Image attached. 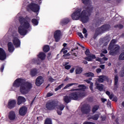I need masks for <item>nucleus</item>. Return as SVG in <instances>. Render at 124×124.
I'll use <instances>...</instances> for the list:
<instances>
[{
  "label": "nucleus",
  "mask_w": 124,
  "mask_h": 124,
  "mask_svg": "<svg viewBox=\"0 0 124 124\" xmlns=\"http://www.w3.org/2000/svg\"><path fill=\"white\" fill-rule=\"evenodd\" d=\"M32 62L38 65L40 64V60L39 59H34L32 60Z\"/></svg>",
  "instance_id": "nucleus-30"
},
{
  "label": "nucleus",
  "mask_w": 124,
  "mask_h": 124,
  "mask_svg": "<svg viewBox=\"0 0 124 124\" xmlns=\"http://www.w3.org/2000/svg\"><path fill=\"white\" fill-rule=\"evenodd\" d=\"M8 118L10 121H14L16 118V113H15V111L13 110L10 111L9 113Z\"/></svg>",
  "instance_id": "nucleus-18"
},
{
  "label": "nucleus",
  "mask_w": 124,
  "mask_h": 124,
  "mask_svg": "<svg viewBox=\"0 0 124 124\" xmlns=\"http://www.w3.org/2000/svg\"><path fill=\"white\" fill-rule=\"evenodd\" d=\"M8 51L10 53H12L15 49L14 46L11 42H10L8 43Z\"/></svg>",
  "instance_id": "nucleus-21"
},
{
  "label": "nucleus",
  "mask_w": 124,
  "mask_h": 124,
  "mask_svg": "<svg viewBox=\"0 0 124 124\" xmlns=\"http://www.w3.org/2000/svg\"><path fill=\"white\" fill-rule=\"evenodd\" d=\"M100 29L101 32L103 33L104 31H108L111 29V26L109 24H104L101 27Z\"/></svg>",
  "instance_id": "nucleus-15"
},
{
  "label": "nucleus",
  "mask_w": 124,
  "mask_h": 124,
  "mask_svg": "<svg viewBox=\"0 0 124 124\" xmlns=\"http://www.w3.org/2000/svg\"><path fill=\"white\" fill-rule=\"evenodd\" d=\"M95 86H96V88L100 92H102L104 88V85L102 84H99L97 81L95 83Z\"/></svg>",
  "instance_id": "nucleus-19"
},
{
  "label": "nucleus",
  "mask_w": 124,
  "mask_h": 124,
  "mask_svg": "<svg viewBox=\"0 0 124 124\" xmlns=\"http://www.w3.org/2000/svg\"><path fill=\"white\" fill-rule=\"evenodd\" d=\"M75 71L76 74H81L83 72V68L81 67L78 68L76 69Z\"/></svg>",
  "instance_id": "nucleus-31"
},
{
  "label": "nucleus",
  "mask_w": 124,
  "mask_h": 124,
  "mask_svg": "<svg viewBox=\"0 0 124 124\" xmlns=\"http://www.w3.org/2000/svg\"><path fill=\"white\" fill-rule=\"evenodd\" d=\"M37 57L41 61H44L45 58H46V54L43 52H41L39 53V55H37Z\"/></svg>",
  "instance_id": "nucleus-22"
},
{
  "label": "nucleus",
  "mask_w": 124,
  "mask_h": 124,
  "mask_svg": "<svg viewBox=\"0 0 124 124\" xmlns=\"http://www.w3.org/2000/svg\"><path fill=\"white\" fill-rule=\"evenodd\" d=\"M43 83H44V78H43L41 76H38L36 79V86L40 87Z\"/></svg>",
  "instance_id": "nucleus-12"
},
{
  "label": "nucleus",
  "mask_w": 124,
  "mask_h": 124,
  "mask_svg": "<svg viewBox=\"0 0 124 124\" xmlns=\"http://www.w3.org/2000/svg\"><path fill=\"white\" fill-rule=\"evenodd\" d=\"M44 124H52V120L47 118L45 120Z\"/></svg>",
  "instance_id": "nucleus-36"
},
{
  "label": "nucleus",
  "mask_w": 124,
  "mask_h": 124,
  "mask_svg": "<svg viewBox=\"0 0 124 124\" xmlns=\"http://www.w3.org/2000/svg\"><path fill=\"white\" fill-rule=\"evenodd\" d=\"M98 34H99V33L94 34L93 35V38H94V39H96V37H97V36H98Z\"/></svg>",
  "instance_id": "nucleus-55"
},
{
  "label": "nucleus",
  "mask_w": 124,
  "mask_h": 124,
  "mask_svg": "<svg viewBox=\"0 0 124 124\" xmlns=\"http://www.w3.org/2000/svg\"><path fill=\"white\" fill-rule=\"evenodd\" d=\"M30 75L31 77H34L37 75V69L33 68L31 70Z\"/></svg>",
  "instance_id": "nucleus-25"
},
{
  "label": "nucleus",
  "mask_w": 124,
  "mask_h": 124,
  "mask_svg": "<svg viewBox=\"0 0 124 124\" xmlns=\"http://www.w3.org/2000/svg\"><path fill=\"white\" fill-rule=\"evenodd\" d=\"M43 50L45 53H47L50 51V46L49 45H45L43 48Z\"/></svg>",
  "instance_id": "nucleus-29"
},
{
  "label": "nucleus",
  "mask_w": 124,
  "mask_h": 124,
  "mask_svg": "<svg viewBox=\"0 0 124 124\" xmlns=\"http://www.w3.org/2000/svg\"><path fill=\"white\" fill-rule=\"evenodd\" d=\"M81 111L82 114L88 115L91 112V106L88 104L83 105L81 108Z\"/></svg>",
  "instance_id": "nucleus-9"
},
{
  "label": "nucleus",
  "mask_w": 124,
  "mask_h": 124,
  "mask_svg": "<svg viewBox=\"0 0 124 124\" xmlns=\"http://www.w3.org/2000/svg\"><path fill=\"white\" fill-rule=\"evenodd\" d=\"M59 105V102L55 100H52L47 102L46 104V108L49 111L55 110L57 107Z\"/></svg>",
  "instance_id": "nucleus-7"
},
{
  "label": "nucleus",
  "mask_w": 124,
  "mask_h": 124,
  "mask_svg": "<svg viewBox=\"0 0 124 124\" xmlns=\"http://www.w3.org/2000/svg\"><path fill=\"white\" fill-rule=\"evenodd\" d=\"M83 75L85 77H94V74L93 72L85 73Z\"/></svg>",
  "instance_id": "nucleus-28"
},
{
  "label": "nucleus",
  "mask_w": 124,
  "mask_h": 124,
  "mask_svg": "<svg viewBox=\"0 0 124 124\" xmlns=\"http://www.w3.org/2000/svg\"><path fill=\"white\" fill-rule=\"evenodd\" d=\"M23 78H17L14 82V88H19V91L22 94H27L32 89V84L29 81H25Z\"/></svg>",
  "instance_id": "nucleus-2"
},
{
  "label": "nucleus",
  "mask_w": 124,
  "mask_h": 124,
  "mask_svg": "<svg viewBox=\"0 0 124 124\" xmlns=\"http://www.w3.org/2000/svg\"><path fill=\"white\" fill-rule=\"evenodd\" d=\"M75 68H72L70 70V73H73V72H74V70H75Z\"/></svg>",
  "instance_id": "nucleus-57"
},
{
  "label": "nucleus",
  "mask_w": 124,
  "mask_h": 124,
  "mask_svg": "<svg viewBox=\"0 0 124 124\" xmlns=\"http://www.w3.org/2000/svg\"><path fill=\"white\" fill-rule=\"evenodd\" d=\"M93 124V123L90 122H87L83 123V124Z\"/></svg>",
  "instance_id": "nucleus-60"
},
{
  "label": "nucleus",
  "mask_w": 124,
  "mask_h": 124,
  "mask_svg": "<svg viewBox=\"0 0 124 124\" xmlns=\"http://www.w3.org/2000/svg\"><path fill=\"white\" fill-rule=\"evenodd\" d=\"M51 55H52V53L51 52H49L47 54V59L48 61H49L50 59H51L50 57H51Z\"/></svg>",
  "instance_id": "nucleus-44"
},
{
  "label": "nucleus",
  "mask_w": 124,
  "mask_h": 124,
  "mask_svg": "<svg viewBox=\"0 0 124 124\" xmlns=\"http://www.w3.org/2000/svg\"><path fill=\"white\" fill-rule=\"evenodd\" d=\"M115 29H119V30H122V29H124V25L121 24H116L114 26Z\"/></svg>",
  "instance_id": "nucleus-32"
},
{
  "label": "nucleus",
  "mask_w": 124,
  "mask_h": 124,
  "mask_svg": "<svg viewBox=\"0 0 124 124\" xmlns=\"http://www.w3.org/2000/svg\"><path fill=\"white\" fill-rule=\"evenodd\" d=\"M70 68H71V65H67L65 66V69H66L67 70H69Z\"/></svg>",
  "instance_id": "nucleus-42"
},
{
  "label": "nucleus",
  "mask_w": 124,
  "mask_h": 124,
  "mask_svg": "<svg viewBox=\"0 0 124 124\" xmlns=\"http://www.w3.org/2000/svg\"><path fill=\"white\" fill-rule=\"evenodd\" d=\"M106 94H107V95H108V96H109L111 94V93L109 91H106Z\"/></svg>",
  "instance_id": "nucleus-59"
},
{
  "label": "nucleus",
  "mask_w": 124,
  "mask_h": 124,
  "mask_svg": "<svg viewBox=\"0 0 124 124\" xmlns=\"http://www.w3.org/2000/svg\"><path fill=\"white\" fill-rule=\"evenodd\" d=\"M100 67L102 69H105V65H100Z\"/></svg>",
  "instance_id": "nucleus-58"
},
{
  "label": "nucleus",
  "mask_w": 124,
  "mask_h": 124,
  "mask_svg": "<svg viewBox=\"0 0 124 124\" xmlns=\"http://www.w3.org/2000/svg\"><path fill=\"white\" fill-rule=\"evenodd\" d=\"M31 23L34 25V26H37L38 25V20L36 18H33L31 19Z\"/></svg>",
  "instance_id": "nucleus-35"
},
{
  "label": "nucleus",
  "mask_w": 124,
  "mask_h": 124,
  "mask_svg": "<svg viewBox=\"0 0 124 124\" xmlns=\"http://www.w3.org/2000/svg\"><path fill=\"white\" fill-rule=\"evenodd\" d=\"M67 64H69V62H65L64 64H63V66H66Z\"/></svg>",
  "instance_id": "nucleus-61"
},
{
  "label": "nucleus",
  "mask_w": 124,
  "mask_h": 124,
  "mask_svg": "<svg viewBox=\"0 0 124 124\" xmlns=\"http://www.w3.org/2000/svg\"><path fill=\"white\" fill-rule=\"evenodd\" d=\"M109 99L111 100V99H113V97H114V94L111 93L109 96Z\"/></svg>",
  "instance_id": "nucleus-49"
},
{
  "label": "nucleus",
  "mask_w": 124,
  "mask_h": 124,
  "mask_svg": "<svg viewBox=\"0 0 124 124\" xmlns=\"http://www.w3.org/2000/svg\"><path fill=\"white\" fill-rule=\"evenodd\" d=\"M28 112V108L26 107H22L19 110V114L20 116H25Z\"/></svg>",
  "instance_id": "nucleus-16"
},
{
  "label": "nucleus",
  "mask_w": 124,
  "mask_h": 124,
  "mask_svg": "<svg viewBox=\"0 0 124 124\" xmlns=\"http://www.w3.org/2000/svg\"><path fill=\"white\" fill-rule=\"evenodd\" d=\"M57 114L60 115H62V112L61 110H57Z\"/></svg>",
  "instance_id": "nucleus-56"
},
{
  "label": "nucleus",
  "mask_w": 124,
  "mask_h": 124,
  "mask_svg": "<svg viewBox=\"0 0 124 124\" xmlns=\"http://www.w3.org/2000/svg\"><path fill=\"white\" fill-rule=\"evenodd\" d=\"M53 95V93H48L46 94V97H50V96H52Z\"/></svg>",
  "instance_id": "nucleus-50"
},
{
  "label": "nucleus",
  "mask_w": 124,
  "mask_h": 124,
  "mask_svg": "<svg viewBox=\"0 0 124 124\" xmlns=\"http://www.w3.org/2000/svg\"><path fill=\"white\" fill-rule=\"evenodd\" d=\"M81 1L84 5H87V4H89V2H90V0H81Z\"/></svg>",
  "instance_id": "nucleus-39"
},
{
  "label": "nucleus",
  "mask_w": 124,
  "mask_h": 124,
  "mask_svg": "<svg viewBox=\"0 0 124 124\" xmlns=\"http://www.w3.org/2000/svg\"><path fill=\"white\" fill-rule=\"evenodd\" d=\"M93 10V7L92 5L87 6L83 11H82V8H78L72 14V19L76 20L81 19L83 23H88L90 20V16L92 15Z\"/></svg>",
  "instance_id": "nucleus-1"
},
{
  "label": "nucleus",
  "mask_w": 124,
  "mask_h": 124,
  "mask_svg": "<svg viewBox=\"0 0 124 124\" xmlns=\"http://www.w3.org/2000/svg\"><path fill=\"white\" fill-rule=\"evenodd\" d=\"M118 82H119V77L116 75L114 77V86H118Z\"/></svg>",
  "instance_id": "nucleus-34"
},
{
  "label": "nucleus",
  "mask_w": 124,
  "mask_h": 124,
  "mask_svg": "<svg viewBox=\"0 0 124 124\" xmlns=\"http://www.w3.org/2000/svg\"><path fill=\"white\" fill-rule=\"evenodd\" d=\"M116 43H117V41L115 39H112L109 44L108 50L109 51V54L110 56H116L120 52L121 46L118 45H115Z\"/></svg>",
  "instance_id": "nucleus-5"
},
{
  "label": "nucleus",
  "mask_w": 124,
  "mask_h": 124,
  "mask_svg": "<svg viewBox=\"0 0 124 124\" xmlns=\"http://www.w3.org/2000/svg\"><path fill=\"white\" fill-rule=\"evenodd\" d=\"M103 54H107L108 53V51H107V50L105 49L104 51H103Z\"/></svg>",
  "instance_id": "nucleus-63"
},
{
  "label": "nucleus",
  "mask_w": 124,
  "mask_h": 124,
  "mask_svg": "<svg viewBox=\"0 0 124 124\" xmlns=\"http://www.w3.org/2000/svg\"><path fill=\"white\" fill-rule=\"evenodd\" d=\"M69 56H70V53H66L65 54H64L63 55V57L64 58H65L66 57H69Z\"/></svg>",
  "instance_id": "nucleus-46"
},
{
  "label": "nucleus",
  "mask_w": 124,
  "mask_h": 124,
  "mask_svg": "<svg viewBox=\"0 0 124 124\" xmlns=\"http://www.w3.org/2000/svg\"><path fill=\"white\" fill-rule=\"evenodd\" d=\"M24 102H26V98L22 96H18L17 98V105H20L22 103H24Z\"/></svg>",
  "instance_id": "nucleus-20"
},
{
  "label": "nucleus",
  "mask_w": 124,
  "mask_h": 124,
  "mask_svg": "<svg viewBox=\"0 0 124 124\" xmlns=\"http://www.w3.org/2000/svg\"><path fill=\"white\" fill-rule=\"evenodd\" d=\"M99 109V105H95L92 107V112L93 114L96 113V111Z\"/></svg>",
  "instance_id": "nucleus-27"
},
{
  "label": "nucleus",
  "mask_w": 124,
  "mask_h": 124,
  "mask_svg": "<svg viewBox=\"0 0 124 124\" xmlns=\"http://www.w3.org/2000/svg\"><path fill=\"white\" fill-rule=\"evenodd\" d=\"M62 87H63V83L61 84L58 87L55 88V92H58V91H59V90H61V89H62Z\"/></svg>",
  "instance_id": "nucleus-37"
},
{
  "label": "nucleus",
  "mask_w": 124,
  "mask_h": 124,
  "mask_svg": "<svg viewBox=\"0 0 124 124\" xmlns=\"http://www.w3.org/2000/svg\"><path fill=\"white\" fill-rule=\"evenodd\" d=\"M121 77H124V67H123L120 72Z\"/></svg>",
  "instance_id": "nucleus-41"
},
{
  "label": "nucleus",
  "mask_w": 124,
  "mask_h": 124,
  "mask_svg": "<svg viewBox=\"0 0 124 124\" xmlns=\"http://www.w3.org/2000/svg\"><path fill=\"white\" fill-rule=\"evenodd\" d=\"M74 85H75L77 86L73 87L72 89L70 90L69 92L79 93H81V97L80 98V100H81V99H82V98H84V97L86 96V93L85 92H82L86 91L87 87L85 85L83 84H79L78 85V83H69L63 88V90H66L67 88H69V87H71V86H73Z\"/></svg>",
  "instance_id": "nucleus-4"
},
{
  "label": "nucleus",
  "mask_w": 124,
  "mask_h": 124,
  "mask_svg": "<svg viewBox=\"0 0 124 124\" xmlns=\"http://www.w3.org/2000/svg\"><path fill=\"white\" fill-rule=\"evenodd\" d=\"M30 21V17L28 16L24 17L23 16H20L19 17V22L20 24V26L18 27V31L20 35H26L29 28L31 27V24L29 23Z\"/></svg>",
  "instance_id": "nucleus-3"
},
{
  "label": "nucleus",
  "mask_w": 124,
  "mask_h": 124,
  "mask_svg": "<svg viewBox=\"0 0 124 124\" xmlns=\"http://www.w3.org/2000/svg\"><path fill=\"white\" fill-rule=\"evenodd\" d=\"M82 32L83 34L87 33L88 32V31L86 29V28H83L82 30Z\"/></svg>",
  "instance_id": "nucleus-53"
},
{
  "label": "nucleus",
  "mask_w": 124,
  "mask_h": 124,
  "mask_svg": "<svg viewBox=\"0 0 124 124\" xmlns=\"http://www.w3.org/2000/svg\"><path fill=\"white\" fill-rule=\"evenodd\" d=\"M82 63H84V64H88V62H87V61H84Z\"/></svg>",
  "instance_id": "nucleus-64"
},
{
  "label": "nucleus",
  "mask_w": 124,
  "mask_h": 124,
  "mask_svg": "<svg viewBox=\"0 0 124 124\" xmlns=\"http://www.w3.org/2000/svg\"><path fill=\"white\" fill-rule=\"evenodd\" d=\"M54 79H53V78H52V77H50L49 78H48V81H49V82H54Z\"/></svg>",
  "instance_id": "nucleus-52"
},
{
  "label": "nucleus",
  "mask_w": 124,
  "mask_h": 124,
  "mask_svg": "<svg viewBox=\"0 0 124 124\" xmlns=\"http://www.w3.org/2000/svg\"><path fill=\"white\" fill-rule=\"evenodd\" d=\"M87 56V57L85 58L87 62H93V59H96V57L94 54H92L91 55H88Z\"/></svg>",
  "instance_id": "nucleus-23"
},
{
  "label": "nucleus",
  "mask_w": 124,
  "mask_h": 124,
  "mask_svg": "<svg viewBox=\"0 0 124 124\" xmlns=\"http://www.w3.org/2000/svg\"><path fill=\"white\" fill-rule=\"evenodd\" d=\"M82 97L81 93L79 92H71L68 95H65L63 96V100L65 103L68 104V103L71 102V100L79 101L80 98Z\"/></svg>",
  "instance_id": "nucleus-6"
},
{
  "label": "nucleus",
  "mask_w": 124,
  "mask_h": 124,
  "mask_svg": "<svg viewBox=\"0 0 124 124\" xmlns=\"http://www.w3.org/2000/svg\"><path fill=\"white\" fill-rule=\"evenodd\" d=\"M64 107H65V106H64V105L61 104L59 106L58 109H59L60 111H62V110L64 109Z\"/></svg>",
  "instance_id": "nucleus-38"
},
{
  "label": "nucleus",
  "mask_w": 124,
  "mask_h": 124,
  "mask_svg": "<svg viewBox=\"0 0 124 124\" xmlns=\"http://www.w3.org/2000/svg\"><path fill=\"white\" fill-rule=\"evenodd\" d=\"M119 61H124V51L122 52L118 57Z\"/></svg>",
  "instance_id": "nucleus-33"
},
{
  "label": "nucleus",
  "mask_w": 124,
  "mask_h": 124,
  "mask_svg": "<svg viewBox=\"0 0 124 124\" xmlns=\"http://www.w3.org/2000/svg\"><path fill=\"white\" fill-rule=\"evenodd\" d=\"M12 41L16 48H19L21 46V41H20L19 38L14 36L13 37Z\"/></svg>",
  "instance_id": "nucleus-11"
},
{
  "label": "nucleus",
  "mask_w": 124,
  "mask_h": 124,
  "mask_svg": "<svg viewBox=\"0 0 124 124\" xmlns=\"http://www.w3.org/2000/svg\"><path fill=\"white\" fill-rule=\"evenodd\" d=\"M104 81H109L108 77L104 75L99 76V78H97V82L99 83H103Z\"/></svg>",
  "instance_id": "nucleus-14"
},
{
  "label": "nucleus",
  "mask_w": 124,
  "mask_h": 124,
  "mask_svg": "<svg viewBox=\"0 0 124 124\" xmlns=\"http://www.w3.org/2000/svg\"><path fill=\"white\" fill-rule=\"evenodd\" d=\"M69 22H70L69 18H64L61 21V25H62V26H65V25H67Z\"/></svg>",
  "instance_id": "nucleus-24"
},
{
  "label": "nucleus",
  "mask_w": 124,
  "mask_h": 124,
  "mask_svg": "<svg viewBox=\"0 0 124 124\" xmlns=\"http://www.w3.org/2000/svg\"><path fill=\"white\" fill-rule=\"evenodd\" d=\"M61 32L60 30H57L54 32V37L55 39L56 42H59L60 41V39H61Z\"/></svg>",
  "instance_id": "nucleus-13"
},
{
  "label": "nucleus",
  "mask_w": 124,
  "mask_h": 124,
  "mask_svg": "<svg viewBox=\"0 0 124 124\" xmlns=\"http://www.w3.org/2000/svg\"><path fill=\"white\" fill-rule=\"evenodd\" d=\"M29 8L34 13H37L39 11L40 8L38 4L35 3L31 2L28 5Z\"/></svg>",
  "instance_id": "nucleus-8"
},
{
  "label": "nucleus",
  "mask_w": 124,
  "mask_h": 124,
  "mask_svg": "<svg viewBox=\"0 0 124 124\" xmlns=\"http://www.w3.org/2000/svg\"><path fill=\"white\" fill-rule=\"evenodd\" d=\"M101 100L102 102H103V103H104V102H105V101H107V99L103 98H101Z\"/></svg>",
  "instance_id": "nucleus-54"
},
{
  "label": "nucleus",
  "mask_w": 124,
  "mask_h": 124,
  "mask_svg": "<svg viewBox=\"0 0 124 124\" xmlns=\"http://www.w3.org/2000/svg\"><path fill=\"white\" fill-rule=\"evenodd\" d=\"M16 104H17L16 100H10L8 102L7 107L8 109L11 110V109L16 107Z\"/></svg>",
  "instance_id": "nucleus-10"
},
{
  "label": "nucleus",
  "mask_w": 124,
  "mask_h": 124,
  "mask_svg": "<svg viewBox=\"0 0 124 124\" xmlns=\"http://www.w3.org/2000/svg\"><path fill=\"white\" fill-rule=\"evenodd\" d=\"M90 53L91 52H90V49H87L85 51V55H86V56H91V55L90 54Z\"/></svg>",
  "instance_id": "nucleus-40"
},
{
  "label": "nucleus",
  "mask_w": 124,
  "mask_h": 124,
  "mask_svg": "<svg viewBox=\"0 0 124 124\" xmlns=\"http://www.w3.org/2000/svg\"><path fill=\"white\" fill-rule=\"evenodd\" d=\"M99 116H100V114H96L90 117L89 118V120H93V121H97L98 119L99 118Z\"/></svg>",
  "instance_id": "nucleus-26"
},
{
  "label": "nucleus",
  "mask_w": 124,
  "mask_h": 124,
  "mask_svg": "<svg viewBox=\"0 0 124 124\" xmlns=\"http://www.w3.org/2000/svg\"><path fill=\"white\" fill-rule=\"evenodd\" d=\"M78 35L79 36V37H80V38H84V36H83V34H82V33L78 32Z\"/></svg>",
  "instance_id": "nucleus-48"
},
{
  "label": "nucleus",
  "mask_w": 124,
  "mask_h": 124,
  "mask_svg": "<svg viewBox=\"0 0 124 124\" xmlns=\"http://www.w3.org/2000/svg\"><path fill=\"white\" fill-rule=\"evenodd\" d=\"M6 59V53L2 48H0V60L4 61Z\"/></svg>",
  "instance_id": "nucleus-17"
},
{
  "label": "nucleus",
  "mask_w": 124,
  "mask_h": 124,
  "mask_svg": "<svg viewBox=\"0 0 124 124\" xmlns=\"http://www.w3.org/2000/svg\"><path fill=\"white\" fill-rule=\"evenodd\" d=\"M67 52H68L67 50H65L62 51L63 54H64V55H65L66 53H67Z\"/></svg>",
  "instance_id": "nucleus-62"
},
{
  "label": "nucleus",
  "mask_w": 124,
  "mask_h": 124,
  "mask_svg": "<svg viewBox=\"0 0 124 124\" xmlns=\"http://www.w3.org/2000/svg\"><path fill=\"white\" fill-rule=\"evenodd\" d=\"M96 73H100V72H101V69H100V68L96 69Z\"/></svg>",
  "instance_id": "nucleus-51"
},
{
  "label": "nucleus",
  "mask_w": 124,
  "mask_h": 124,
  "mask_svg": "<svg viewBox=\"0 0 124 124\" xmlns=\"http://www.w3.org/2000/svg\"><path fill=\"white\" fill-rule=\"evenodd\" d=\"M3 69H4V64H3L0 68L1 72H3Z\"/></svg>",
  "instance_id": "nucleus-43"
},
{
  "label": "nucleus",
  "mask_w": 124,
  "mask_h": 124,
  "mask_svg": "<svg viewBox=\"0 0 124 124\" xmlns=\"http://www.w3.org/2000/svg\"><path fill=\"white\" fill-rule=\"evenodd\" d=\"M93 83H91L90 84L89 88L91 90V91H92V92H93Z\"/></svg>",
  "instance_id": "nucleus-45"
},
{
  "label": "nucleus",
  "mask_w": 124,
  "mask_h": 124,
  "mask_svg": "<svg viewBox=\"0 0 124 124\" xmlns=\"http://www.w3.org/2000/svg\"><path fill=\"white\" fill-rule=\"evenodd\" d=\"M85 82H86L87 84H90V85H91L92 83H93V82H91L90 80H89V79L85 80Z\"/></svg>",
  "instance_id": "nucleus-47"
}]
</instances>
